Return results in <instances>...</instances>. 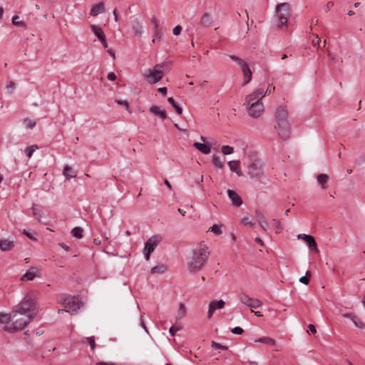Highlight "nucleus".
<instances>
[{
  "mask_svg": "<svg viewBox=\"0 0 365 365\" xmlns=\"http://www.w3.org/2000/svg\"><path fill=\"white\" fill-rule=\"evenodd\" d=\"M263 89L258 88L247 96L244 103L247 107L248 115L253 118H259L264 112V104L262 102Z\"/></svg>",
  "mask_w": 365,
  "mask_h": 365,
  "instance_id": "f257e3e1",
  "label": "nucleus"
},
{
  "mask_svg": "<svg viewBox=\"0 0 365 365\" xmlns=\"http://www.w3.org/2000/svg\"><path fill=\"white\" fill-rule=\"evenodd\" d=\"M36 316V313L28 314H20V312H11V324L4 327V329L9 333L21 331L24 329Z\"/></svg>",
  "mask_w": 365,
  "mask_h": 365,
  "instance_id": "f03ea898",
  "label": "nucleus"
},
{
  "mask_svg": "<svg viewBox=\"0 0 365 365\" xmlns=\"http://www.w3.org/2000/svg\"><path fill=\"white\" fill-rule=\"evenodd\" d=\"M210 252L205 245L194 250L192 255L188 259L187 267L190 272L195 273L199 272L207 261Z\"/></svg>",
  "mask_w": 365,
  "mask_h": 365,
  "instance_id": "7ed1b4c3",
  "label": "nucleus"
},
{
  "mask_svg": "<svg viewBox=\"0 0 365 365\" xmlns=\"http://www.w3.org/2000/svg\"><path fill=\"white\" fill-rule=\"evenodd\" d=\"M20 314H37V296L34 292H28L22 301L13 308Z\"/></svg>",
  "mask_w": 365,
  "mask_h": 365,
  "instance_id": "20e7f679",
  "label": "nucleus"
},
{
  "mask_svg": "<svg viewBox=\"0 0 365 365\" xmlns=\"http://www.w3.org/2000/svg\"><path fill=\"white\" fill-rule=\"evenodd\" d=\"M164 63L157 64L154 66L153 69L149 68L146 70L143 74V76L149 83H156L160 81L164 76Z\"/></svg>",
  "mask_w": 365,
  "mask_h": 365,
  "instance_id": "39448f33",
  "label": "nucleus"
},
{
  "mask_svg": "<svg viewBox=\"0 0 365 365\" xmlns=\"http://www.w3.org/2000/svg\"><path fill=\"white\" fill-rule=\"evenodd\" d=\"M276 15L278 18L277 26L285 25L291 16V7L288 3H282L276 6Z\"/></svg>",
  "mask_w": 365,
  "mask_h": 365,
  "instance_id": "423d86ee",
  "label": "nucleus"
},
{
  "mask_svg": "<svg viewBox=\"0 0 365 365\" xmlns=\"http://www.w3.org/2000/svg\"><path fill=\"white\" fill-rule=\"evenodd\" d=\"M62 304L64 306V309H58V313H62L63 312H75L78 309L81 308L83 304L76 297H67L63 299L62 301Z\"/></svg>",
  "mask_w": 365,
  "mask_h": 365,
  "instance_id": "0eeeda50",
  "label": "nucleus"
},
{
  "mask_svg": "<svg viewBox=\"0 0 365 365\" xmlns=\"http://www.w3.org/2000/svg\"><path fill=\"white\" fill-rule=\"evenodd\" d=\"M162 240L160 235H154L149 238L145 244L143 253L146 260H149L150 255Z\"/></svg>",
  "mask_w": 365,
  "mask_h": 365,
  "instance_id": "6e6552de",
  "label": "nucleus"
},
{
  "mask_svg": "<svg viewBox=\"0 0 365 365\" xmlns=\"http://www.w3.org/2000/svg\"><path fill=\"white\" fill-rule=\"evenodd\" d=\"M239 299L243 304H245L250 308H259L262 304L259 299L256 298H251L244 293H241L239 295Z\"/></svg>",
  "mask_w": 365,
  "mask_h": 365,
  "instance_id": "1a4fd4ad",
  "label": "nucleus"
},
{
  "mask_svg": "<svg viewBox=\"0 0 365 365\" xmlns=\"http://www.w3.org/2000/svg\"><path fill=\"white\" fill-rule=\"evenodd\" d=\"M247 173L251 178L260 177L263 174L262 164L258 160L251 163L248 165Z\"/></svg>",
  "mask_w": 365,
  "mask_h": 365,
  "instance_id": "9d476101",
  "label": "nucleus"
},
{
  "mask_svg": "<svg viewBox=\"0 0 365 365\" xmlns=\"http://www.w3.org/2000/svg\"><path fill=\"white\" fill-rule=\"evenodd\" d=\"M276 125L289 123L288 113L285 107L279 106L275 113Z\"/></svg>",
  "mask_w": 365,
  "mask_h": 365,
  "instance_id": "9b49d317",
  "label": "nucleus"
},
{
  "mask_svg": "<svg viewBox=\"0 0 365 365\" xmlns=\"http://www.w3.org/2000/svg\"><path fill=\"white\" fill-rule=\"evenodd\" d=\"M274 128L277 130L278 135L282 140H287L289 138L290 126L289 123L275 125Z\"/></svg>",
  "mask_w": 365,
  "mask_h": 365,
  "instance_id": "f8f14e48",
  "label": "nucleus"
},
{
  "mask_svg": "<svg viewBox=\"0 0 365 365\" xmlns=\"http://www.w3.org/2000/svg\"><path fill=\"white\" fill-rule=\"evenodd\" d=\"M225 305V301L222 299L220 300H213L210 302L209 308H208V312H207V317L208 318H211L213 315V313L216 309H222Z\"/></svg>",
  "mask_w": 365,
  "mask_h": 365,
  "instance_id": "ddd939ff",
  "label": "nucleus"
},
{
  "mask_svg": "<svg viewBox=\"0 0 365 365\" xmlns=\"http://www.w3.org/2000/svg\"><path fill=\"white\" fill-rule=\"evenodd\" d=\"M255 217L262 229L264 231L267 232L269 229V225L264 214L261 211L256 210L255 212Z\"/></svg>",
  "mask_w": 365,
  "mask_h": 365,
  "instance_id": "4468645a",
  "label": "nucleus"
},
{
  "mask_svg": "<svg viewBox=\"0 0 365 365\" xmlns=\"http://www.w3.org/2000/svg\"><path fill=\"white\" fill-rule=\"evenodd\" d=\"M297 237L298 239L304 240L309 245V247L314 250L315 252H319L317 242L312 236L306 234H300L297 236Z\"/></svg>",
  "mask_w": 365,
  "mask_h": 365,
  "instance_id": "2eb2a0df",
  "label": "nucleus"
},
{
  "mask_svg": "<svg viewBox=\"0 0 365 365\" xmlns=\"http://www.w3.org/2000/svg\"><path fill=\"white\" fill-rule=\"evenodd\" d=\"M39 269L37 267H32L29 268L27 272L21 277L22 281H31L33 280L35 277L38 276Z\"/></svg>",
  "mask_w": 365,
  "mask_h": 365,
  "instance_id": "dca6fc26",
  "label": "nucleus"
},
{
  "mask_svg": "<svg viewBox=\"0 0 365 365\" xmlns=\"http://www.w3.org/2000/svg\"><path fill=\"white\" fill-rule=\"evenodd\" d=\"M130 19H131L132 30L134 33V35L138 37H141L143 31H142V26H141V24H140L139 20L135 17H130Z\"/></svg>",
  "mask_w": 365,
  "mask_h": 365,
  "instance_id": "f3484780",
  "label": "nucleus"
},
{
  "mask_svg": "<svg viewBox=\"0 0 365 365\" xmlns=\"http://www.w3.org/2000/svg\"><path fill=\"white\" fill-rule=\"evenodd\" d=\"M227 194L234 206L240 207L242 204V200L241 197L237 195V193L235 191L232 190H228Z\"/></svg>",
  "mask_w": 365,
  "mask_h": 365,
  "instance_id": "a211bd4d",
  "label": "nucleus"
},
{
  "mask_svg": "<svg viewBox=\"0 0 365 365\" xmlns=\"http://www.w3.org/2000/svg\"><path fill=\"white\" fill-rule=\"evenodd\" d=\"M151 23L153 25V32L155 37L157 39H161L163 36V31L162 28L160 27L159 21L156 18L153 17L151 19Z\"/></svg>",
  "mask_w": 365,
  "mask_h": 365,
  "instance_id": "6ab92c4d",
  "label": "nucleus"
},
{
  "mask_svg": "<svg viewBox=\"0 0 365 365\" xmlns=\"http://www.w3.org/2000/svg\"><path fill=\"white\" fill-rule=\"evenodd\" d=\"M14 247V242L6 239L0 240V250L3 252L10 251Z\"/></svg>",
  "mask_w": 365,
  "mask_h": 365,
  "instance_id": "aec40b11",
  "label": "nucleus"
},
{
  "mask_svg": "<svg viewBox=\"0 0 365 365\" xmlns=\"http://www.w3.org/2000/svg\"><path fill=\"white\" fill-rule=\"evenodd\" d=\"M228 165L231 171L237 173L238 176H242V172L240 170V160H231L228 162Z\"/></svg>",
  "mask_w": 365,
  "mask_h": 365,
  "instance_id": "412c9836",
  "label": "nucleus"
},
{
  "mask_svg": "<svg viewBox=\"0 0 365 365\" xmlns=\"http://www.w3.org/2000/svg\"><path fill=\"white\" fill-rule=\"evenodd\" d=\"M149 110L153 114L160 117L162 120H165L167 118L166 111L160 110V107L158 106H152L150 107Z\"/></svg>",
  "mask_w": 365,
  "mask_h": 365,
  "instance_id": "4be33fe9",
  "label": "nucleus"
},
{
  "mask_svg": "<svg viewBox=\"0 0 365 365\" xmlns=\"http://www.w3.org/2000/svg\"><path fill=\"white\" fill-rule=\"evenodd\" d=\"M242 71L244 75V82L242 83V86H245L252 79V71L249 68L248 64L244 65L242 68Z\"/></svg>",
  "mask_w": 365,
  "mask_h": 365,
  "instance_id": "5701e85b",
  "label": "nucleus"
},
{
  "mask_svg": "<svg viewBox=\"0 0 365 365\" xmlns=\"http://www.w3.org/2000/svg\"><path fill=\"white\" fill-rule=\"evenodd\" d=\"M104 11H105L104 4H103V2H100L91 8L90 14L93 16H96L99 14H102Z\"/></svg>",
  "mask_w": 365,
  "mask_h": 365,
  "instance_id": "b1692460",
  "label": "nucleus"
},
{
  "mask_svg": "<svg viewBox=\"0 0 365 365\" xmlns=\"http://www.w3.org/2000/svg\"><path fill=\"white\" fill-rule=\"evenodd\" d=\"M63 175L67 180H70L76 177L77 171L73 170L69 165H66L63 170Z\"/></svg>",
  "mask_w": 365,
  "mask_h": 365,
  "instance_id": "393cba45",
  "label": "nucleus"
},
{
  "mask_svg": "<svg viewBox=\"0 0 365 365\" xmlns=\"http://www.w3.org/2000/svg\"><path fill=\"white\" fill-rule=\"evenodd\" d=\"M193 146L203 154H209L211 151L210 146L205 143L195 142Z\"/></svg>",
  "mask_w": 365,
  "mask_h": 365,
  "instance_id": "a878e982",
  "label": "nucleus"
},
{
  "mask_svg": "<svg viewBox=\"0 0 365 365\" xmlns=\"http://www.w3.org/2000/svg\"><path fill=\"white\" fill-rule=\"evenodd\" d=\"M318 183L321 185L322 189L327 188V183L329 181V176L327 174H319L317 177Z\"/></svg>",
  "mask_w": 365,
  "mask_h": 365,
  "instance_id": "bb28decb",
  "label": "nucleus"
},
{
  "mask_svg": "<svg viewBox=\"0 0 365 365\" xmlns=\"http://www.w3.org/2000/svg\"><path fill=\"white\" fill-rule=\"evenodd\" d=\"M255 342L256 343H264L268 344L269 346H274L276 344V341L274 339L269 336H263L255 339Z\"/></svg>",
  "mask_w": 365,
  "mask_h": 365,
  "instance_id": "cd10ccee",
  "label": "nucleus"
},
{
  "mask_svg": "<svg viewBox=\"0 0 365 365\" xmlns=\"http://www.w3.org/2000/svg\"><path fill=\"white\" fill-rule=\"evenodd\" d=\"M187 310L184 303H180L176 315V320H181L186 315Z\"/></svg>",
  "mask_w": 365,
  "mask_h": 365,
  "instance_id": "c85d7f7f",
  "label": "nucleus"
},
{
  "mask_svg": "<svg viewBox=\"0 0 365 365\" xmlns=\"http://www.w3.org/2000/svg\"><path fill=\"white\" fill-rule=\"evenodd\" d=\"M212 19L209 14H204L201 18L200 24L203 26H210L212 24Z\"/></svg>",
  "mask_w": 365,
  "mask_h": 365,
  "instance_id": "c756f323",
  "label": "nucleus"
},
{
  "mask_svg": "<svg viewBox=\"0 0 365 365\" xmlns=\"http://www.w3.org/2000/svg\"><path fill=\"white\" fill-rule=\"evenodd\" d=\"M167 270V267L164 264H158L153 267L150 270L151 274H163Z\"/></svg>",
  "mask_w": 365,
  "mask_h": 365,
  "instance_id": "7c9ffc66",
  "label": "nucleus"
},
{
  "mask_svg": "<svg viewBox=\"0 0 365 365\" xmlns=\"http://www.w3.org/2000/svg\"><path fill=\"white\" fill-rule=\"evenodd\" d=\"M81 342L83 344H88L93 351L96 349V341L94 336L84 337L82 339Z\"/></svg>",
  "mask_w": 365,
  "mask_h": 365,
  "instance_id": "2f4dec72",
  "label": "nucleus"
},
{
  "mask_svg": "<svg viewBox=\"0 0 365 365\" xmlns=\"http://www.w3.org/2000/svg\"><path fill=\"white\" fill-rule=\"evenodd\" d=\"M19 19L20 18L19 16H17V15L14 16L11 19L12 24L16 26H21V27L26 29V23L23 21H20Z\"/></svg>",
  "mask_w": 365,
  "mask_h": 365,
  "instance_id": "473e14b6",
  "label": "nucleus"
},
{
  "mask_svg": "<svg viewBox=\"0 0 365 365\" xmlns=\"http://www.w3.org/2000/svg\"><path fill=\"white\" fill-rule=\"evenodd\" d=\"M168 101L173 106V107L174 108V109L175 110L176 113L178 115L182 114V109L180 108V106L179 105L177 104V103L175 102V101L174 100V98L173 97H169L168 98Z\"/></svg>",
  "mask_w": 365,
  "mask_h": 365,
  "instance_id": "72a5a7b5",
  "label": "nucleus"
},
{
  "mask_svg": "<svg viewBox=\"0 0 365 365\" xmlns=\"http://www.w3.org/2000/svg\"><path fill=\"white\" fill-rule=\"evenodd\" d=\"M38 149V145H32L25 148L24 153L29 158H31L33 153Z\"/></svg>",
  "mask_w": 365,
  "mask_h": 365,
  "instance_id": "f704fd0d",
  "label": "nucleus"
},
{
  "mask_svg": "<svg viewBox=\"0 0 365 365\" xmlns=\"http://www.w3.org/2000/svg\"><path fill=\"white\" fill-rule=\"evenodd\" d=\"M83 230L80 227H76L71 230V234L73 237L81 239L83 237Z\"/></svg>",
  "mask_w": 365,
  "mask_h": 365,
  "instance_id": "c9c22d12",
  "label": "nucleus"
},
{
  "mask_svg": "<svg viewBox=\"0 0 365 365\" xmlns=\"http://www.w3.org/2000/svg\"><path fill=\"white\" fill-rule=\"evenodd\" d=\"M11 321V312L10 314H0V324H7Z\"/></svg>",
  "mask_w": 365,
  "mask_h": 365,
  "instance_id": "e433bc0d",
  "label": "nucleus"
},
{
  "mask_svg": "<svg viewBox=\"0 0 365 365\" xmlns=\"http://www.w3.org/2000/svg\"><path fill=\"white\" fill-rule=\"evenodd\" d=\"M91 29L92 31L94 33V34L96 36L97 38L100 36V35H103L104 32L102 30V29L96 25H91Z\"/></svg>",
  "mask_w": 365,
  "mask_h": 365,
  "instance_id": "4c0bfd02",
  "label": "nucleus"
},
{
  "mask_svg": "<svg viewBox=\"0 0 365 365\" xmlns=\"http://www.w3.org/2000/svg\"><path fill=\"white\" fill-rule=\"evenodd\" d=\"M351 320L353 322V323L356 327H359L360 329L365 328V324L362 322H361L356 315L354 314V316L351 317Z\"/></svg>",
  "mask_w": 365,
  "mask_h": 365,
  "instance_id": "58836bf2",
  "label": "nucleus"
},
{
  "mask_svg": "<svg viewBox=\"0 0 365 365\" xmlns=\"http://www.w3.org/2000/svg\"><path fill=\"white\" fill-rule=\"evenodd\" d=\"M212 163L214 165L219 169L223 168V163L221 161L220 158L215 155H212Z\"/></svg>",
  "mask_w": 365,
  "mask_h": 365,
  "instance_id": "ea45409f",
  "label": "nucleus"
},
{
  "mask_svg": "<svg viewBox=\"0 0 365 365\" xmlns=\"http://www.w3.org/2000/svg\"><path fill=\"white\" fill-rule=\"evenodd\" d=\"M24 124L26 125V127L27 128L32 129L36 126V121H34L29 118H26L24 120Z\"/></svg>",
  "mask_w": 365,
  "mask_h": 365,
  "instance_id": "a19ab883",
  "label": "nucleus"
},
{
  "mask_svg": "<svg viewBox=\"0 0 365 365\" xmlns=\"http://www.w3.org/2000/svg\"><path fill=\"white\" fill-rule=\"evenodd\" d=\"M229 56H230V58L232 61H235L236 63H237L241 66V68H242V67L244 66V65H247V63L245 61H244L242 59H241L240 58H239V57H237V56H235V55H230Z\"/></svg>",
  "mask_w": 365,
  "mask_h": 365,
  "instance_id": "79ce46f5",
  "label": "nucleus"
},
{
  "mask_svg": "<svg viewBox=\"0 0 365 365\" xmlns=\"http://www.w3.org/2000/svg\"><path fill=\"white\" fill-rule=\"evenodd\" d=\"M221 150L224 155H230L233 153L234 149L230 145H223L222 146Z\"/></svg>",
  "mask_w": 365,
  "mask_h": 365,
  "instance_id": "37998d69",
  "label": "nucleus"
},
{
  "mask_svg": "<svg viewBox=\"0 0 365 365\" xmlns=\"http://www.w3.org/2000/svg\"><path fill=\"white\" fill-rule=\"evenodd\" d=\"M311 276V273L309 271H307L306 272V275L305 276H303L302 277L299 278V282L304 284H306L307 285L309 282V277Z\"/></svg>",
  "mask_w": 365,
  "mask_h": 365,
  "instance_id": "c03bdc74",
  "label": "nucleus"
},
{
  "mask_svg": "<svg viewBox=\"0 0 365 365\" xmlns=\"http://www.w3.org/2000/svg\"><path fill=\"white\" fill-rule=\"evenodd\" d=\"M115 102L118 104V105H120V106H123L125 107V109L127 111H128L130 113H131V110H130V106H129V103L128 101H125V100H119V99H115Z\"/></svg>",
  "mask_w": 365,
  "mask_h": 365,
  "instance_id": "a18cd8bd",
  "label": "nucleus"
},
{
  "mask_svg": "<svg viewBox=\"0 0 365 365\" xmlns=\"http://www.w3.org/2000/svg\"><path fill=\"white\" fill-rule=\"evenodd\" d=\"M32 210H33L34 216L36 217V219H37V220L38 222H41V215H42L41 210L38 209L35 206L32 207Z\"/></svg>",
  "mask_w": 365,
  "mask_h": 365,
  "instance_id": "49530a36",
  "label": "nucleus"
},
{
  "mask_svg": "<svg viewBox=\"0 0 365 365\" xmlns=\"http://www.w3.org/2000/svg\"><path fill=\"white\" fill-rule=\"evenodd\" d=\"M209 231L212 232L215 235H220L222 233L221 226L218 225H214L211 227H210Z\"/></svg>",
  "mask_w": 365,
  "mask_h": 365,
  "instance_id": "de8ad7c7",
  "label": "nucleus"
},
{
  "mask_svg": "<svg viewBox=\"0 0 365 365\" xmlns=\"http://www.w3.org/2000/svg\"><path fill=\"white\" fill-rule=\"evenodd\" d=\"M273 221L274 222L275 227L277 229L276 233H280L281 231L283 230V226L282 225L281 221L277 219H273Z\"/></svg>",
  "mask_w": 365,
  "mask_h": 365,
  "instance_id": "09e8293b",
  "label": "nucleus"
},
{
  "mask_svg": "<svg viewBox=\"0 0 365 365\" xmlns=\"http://www.w3.org/2000/svg\"><path fill=\"white\" fill-rule=\"evenodd\" d=\"M212 347L217 349H222V350H227L228 348L227 346L222 345L221 344L217 343L215 341L212 342Z\"/></svg>",
  "mask_w": 365,
  "mask_h": 365,
  "instance_id": "8fccbe9b",
  "label": "nucleus"
},
{
  "mask_svg": "<svg viewBox=\"0 0 365 365\" xmlns=\"http://www.w3.org/2000/svg\"><path fill=\"white\" fill-rule=\"evenodd\" d=\"M242 222L244 223V225H248L250 226V227H255V223L252 222L249 217H244L242 219Z\"/></svg>",
  "mask_w": 365,
  "mask_h": 365,
  "instance_id": "3c124183",
  "label": "nucleus"
},
{
  "mask_svg": "<svg viewBox=\"0 0 365 365\" xmlns=\"http://www.w3.org/2000/svg\"><path fill=\"white\" fill-rule=\"evenodd\" d=\"M14 88H15V83H14V81H10L8 83L7 86H6V88L9 90V92L10 93H13V91H14Z\"/></svg>",
  "mask_w": 365,
  "mask_h": 365,
  "instance_id": "603ef678",
  "label": "nucleus"
},
{
  "mask_svg": "<svg viewBox=\"0 0 365 365\" xmlns=\"http://www.w3.org/2000/svg\"><path fill=\"white\" fill-rule=\"evenodd\" d=\"M231 331L235 334H241L243 333V329L240 327H236L233 328Z\"/></svg>",
  "mask_w": 365,
  "mask_h": 365,
  "instance_id": "864d4df0",
  "label": "nucleus"
},
{
  "mask_svg": "<svg viewBox=\"0 0 365 365\" xmlns=\"http://www.w3.org/2000/svg\"><path fill=\"white\" fill-rule=\"evenodd\" d=\"M181 31H182V26H180V25H178V26H176L173 29V34H174L175 36H178V35H179V34H180Z\"/></svg>",
  "mask_w": 365,
  "mask_h": 365,
  "instance_id": "5fc2aeb1",
  "label": "nucleus"
},
{
  "mask_svg": "<svg viewBox=\"0 0 365 365\" xmlns=\"http://www.w3.org/2000/svg\"><path fill=\"white\" fill-rule=\"evenodd\" d=\"M274 89L275 88L274 86H272V85H269L266 91L264 93L263 92V97L270 94L273 91H274Z\"/></svg>",
  "mask_w": 365,
  "mask_h": 365,
  "instance_id": "6e6d98bb",
  "label": "nucleus"
},
{
  "mask_svg": "<svg viewBox=\"0 0 365 365\" xmlns=\"http://www.w3.org/2000/svg\"><path fill=\"white\" fill-rule=\"evenodd\" d=\"M23 234L25 235L26 237H28L29 239H31L32 240H34V241L36 240V238L35 237H34V235L32 234H31L30 232H29L26 230H24Z\"/></svg>",
  "mask_w": 365,
  "mask_h": 365,
  "instance_id": "4d7b16f0",
  "label": "nucleus"
},
{
  "mask_svg": "<svg viewBox=\"0 0 365 365\" xmlns=\"http://www.w3.org/2000/svg\"><path fill=\"white\" fill-rule=\"evenodd\" d=\"M179 330V328L175 327V326H172L170 329H169V332L170 333V334L172 336H175V333Z\"/></svg>",
  "mask_w": 365,
  "mask_h": 365,
  "instance_id": "13d9d810",
  "label": "nucleus"
},
{
  "mask_svg": "<svg viewBox=\"0 0 365 365\" xmlns=\"http://www.w3.org/2000/svg\"><path fill=\"white\" fill-rule=\"evenodd\" d=\"M107 78L109 81H114L116 79V75L113 72H110L108 74Z\"/></svg>",
  "mask_w": 365,
  "mask_h": 365,
  "instance_id": "bf43d9fd",
  "label": "nucleus"
},
{
  "mask_svg": "<svg viewBox=\"0 0 365 365\" xmlns=\"http://www.w3.org/2000/svg\"><path fill=\"white\" fill-rule=\"evenodd\" d=\"M315 38H317V41H312V44L315 46L317 45H319L321 42V38L319 37V36L317 34H313Z\"/></svg>",
  "mask_w": 365,
  "mask_h": 365,
  "instance_id": "052dcab7",
  "label": "nucleus"
},
{
  "mask_svg": "<svg viewBox=\"0 0 365 365\" xmlns=\"http://www.w3.org/2000/svg\"><path fill=\"white\" fill-rule=\"evenodd\" d=\"M309 329V331L312 333V334H316L317 333V329L314 327V325H313L312 324H309V326H308Z\"/></svg>",
  "mask_w": 365,
  "mask_h": 365,
  "instance_id": "680f3d73",
  "label": "nucleus"
},
{
  "mask_svg": "<svg viewBox=\"0 0 365 365\" xmlns=\"http://www.w3.org/2000/svg\"><path fill=\"white\" fill-rule=\"evenodd\" d=\"M158 92L163 94V96L166 95L167 93V88L166 87H161L158 88Z\"/></svg>",
  "mask_w": 365,
  "mask_h": 365,
  "instance_id": "e2e57ef3",
  "label": "nucleus"
},
{
  "mask_svg": "<svg viewBox=\"0 0 365 365\" xmlns=\"http://www.w3.org/2000/svg\"><path fill=\"white\" fill-rule=\"evenodd\" d=\"M59 246L67 252L70 251V247L64 243H59Z\"/></svg>",
  "mask_w": 365,
  "mask_h": 365,
  "instance_id": "0e129e2a",
  "label": "nucleus"
},
{
  "mask_svg": "<svg viewBox=\"0 0 365 365\" xmlns=\"http://www.w3.org/2000/svg\"><path fill=\"white\" fill-rule=\"evenodd\" d=\"M96 365H116L114 363H112V362H103V361H101V362H98L96 364Z\"/></svg>",
  "mask_w": 365,
  "mask_h": 365,
  "instance_id": "69168bd1",
  "label": "nucleus"
},
{
  "mask_svg": "<svg viewBox=\"0 0 365 365\" xmlns=\"http://www.w3.org/2000/svg\"><path fill=\"white\" fill-rule=\"evenodd\" d=\"M140 324H141L142 327L145 329V331L147 333H148V329H147V327L145 326V322H144V321L143 319V317H140Z\"/></svg>",
  "mask_w": 365,
  "mask_h": 365,
  "instance_id": "338daca9",
  "label": "nucleus"
},
{
  "mask_svg": "<svg viewBox=\"0 0 365 365\" xmlns=\"http://www.w3.org/2000/svg\"><path fill=\"white\" fill-rule=\"evenodd\" d=\"M255 242H256L258 245H259L260 246H263V245H264L263 241H262V240H261V238H260V237H257L255 238Z\"/></svg>",
  "mask_w": 365,
  "mask_h": 365,
  "instance_id": "774afa93",
  "label": "nucleus"
}]
</instances>
